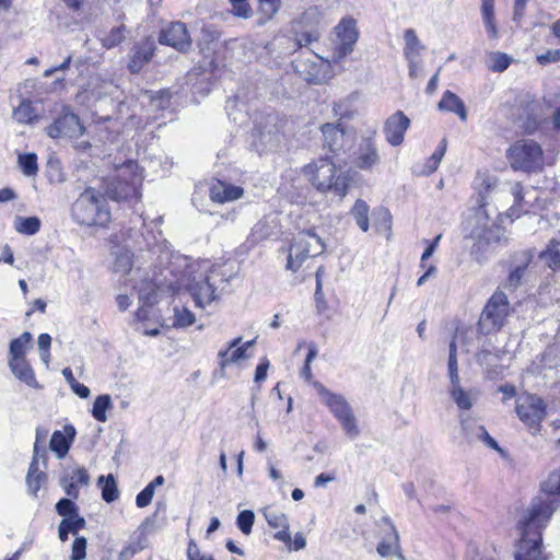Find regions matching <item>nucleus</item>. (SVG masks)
Here are the masks:
<instances>
[{
	"label": "nucleus",
	"instance_id": "37998d69",
	"mask_svg": "<svg viewBox=\"0 0 560 560\" xmlns=\"http://www.w3.org/2000/svg\"><path fill=\"white\" fill-rule=\"evenodd\" d=\"M125 38H126V27L124 25H119V26L113 27L108 34L104 35L101 38V42L105 48L112 49V48L118 46Z\"/></svg>",
	"mask_w": 560,
	"mask_h": 560
},
{
	"label": "nucleus",
	"instance_id": "2f4dec72",
	"mask_svg": "<svg viewBox=\"0 0 560 560\" xmlns=\"http://www.w3.org/2000/svg\"><path fill=\"white\" fill-rule=\"evenodd\" d=\"M112 255L114 256V271L116 273H120L121 276L128 275L133 264V255L130 249L120 245H115L112 248Z\"/></svg>",
	"mask_w": 560,
	"mask_h": 560
},
{
	"label": "nucleus",
	"instance_id": "9d476101",
	"mask_svg": "<svg viewBox=\"0 0 560 560\" xmlns=\"http://www.w3.org/2000/svg\"><path fill=\"white\" fill-rule=\"evenodd\" d=\"M282 141V133L275 117H268L264 126H257L252 133V148L259 154L276 151Z\"/></svg>",
	"mask_w": 560,
	"mask_h": 560
},
{
	"label": "nucleus",
	"instance_id": "e2e57ef3",
	"mask_svg": "<svg viewBox=\"0 0 560 560\" xmlns=\"http://www.w3.org/2000/svg\"><path fill=\"white\" fill-rule=\"evenodd\" d=\"M270 235V228L266 220H260L252 229V237L254 241H260Z\"/></svg>",
	"mask_w": 560,
	"mask_h": 560
},
{
	"label": "nucleus",
	"instance_id": "a211bd4d",
	"mask_svg": "<svg viewBox=\"0 0 560 560\" xmlns=\"http://www.w3.org/2000/svg\"><path fill=\"white\" fill-rule=\"evenodd\" d=\"M39 457L43 458V462L46 460V450L44 447L40 454V448L37 446L36 443L34 444V455L26 476L28 491L34 497H37L38 490L47 481V475L44 471H42L38 466Z\"/></svg>",
	"mask_w": 560,
	"mask_h": 560
},
{
	"label": "nucleus",
	"instance_id": "dca6fc26",
	"mask_svg": "<svg viewBox=\"0 0 560 560\" xmlns=\"http://www.w3.org/2000/svg\"><path fill=\"white\" fill-rule=\"evenodd\" d=\"M323 135V145L335 154L345 151L347 144V132L343 126L338 124H324L320 127Z\"/></svg>",
	"mask_w": 560,
	"mask_h": 560
},
{
	"label": "nucleus",
	"instance_id": "a878e982",
	"mask_svg": "<svg viewBox=\"0 0 560 560\" xmlns=\"http://www.w3.org/2000/svg\"><path fill=\"white\" fill-rule=\"evenodd\" d=\"M180 284L174 280H167L166 277L161 279L155 276L152 279V288L148 292L143 289L140 290L139 299L143 301L144 304L153 305L156 302V294L159 291L161 292H175L179 289Z\"/></svg>",
	"mask_w": 560,
	"mask_h": 560
},
{
	"label": "nucleus",
	"instance_id": "338daca9",
	"mask_svg": "<svg viewBox=\"0 0 560 560\" xmlns=\"http://www.w3.org/2000/svg\"><path fill=\"white\" fill-rule=\"evenodd\" d=\"M537 60L541 65L559 61L560 60V49L548 50L546 54L538 56Z\"/></svg>",
	"mask_w": 560,
	"mask_h": 560
},
{
	"label": "nucleus",
	"instance_id": "cd10ccee",
	"mask_svg": "<svg viewBox=\"0 0 560 560\" xmlns=\"http://www.w3.org/2000/svg\"><path fill=\"white\" fill-rule=\"evenodd\" d=\"M281 0H257L255 27H262L269 23L279 13Z\"/></svg>",
	"mask_w": 560,
	"mask_h": 560
},
{
	"label": "nucleus",
	"instance_id": "ddd939ff",
	"mask_svg": "<svg viewBox=\"0 0 560 560\" xmlns=\"http://www.w3.org/2000/svg\"><path fill=\"white\" fill-rule=\"evenodd\" d=\"M83 130L79 117L75 114L67 113L48 126L47 133L51 138H78L83 135Z\"/></svg>",
	"mask_w": 560,
	"mask_h": 560
},
{
	"label": "nucleus",
	"instance_id": "1a4fd4ad",
	"mask_svg": "<svg viewBox=\"0 0 560 560\" xmlns=\"http://www.w3.org/2000/svg\"><path fill=\"white\" fill-rule=\"evenodd\" d=\"M335 48L332 52L334 62H339L353 51L359 38L357 22L351 16H346L335 26Z\"/></svg>",
	"mask_w": 560,
	"mask_h": 560
},
{
	"label": "nucleus",
	"instance_id": "052dcab7",
	"mask_svg": "<svg viewBox=\"0 0 560 560\" xmlns=\"http://www.w3.org/2000/svg\"><path fill=\"white\" fill-rule=\"evenodd\" d=\"M86 545L84 537H77L72 544L70 560H83L86 557Z\"/></svg>",
	"mask_w": 560,
	"mask_h": 560
},
{
	"label": "nucleus",
	"instance_id": "49530a36",
	"mask_svg": "<svg viewBox=\"0 0 560 560\" xmlns=\"http://www.w3.org/2000/svg\"><path fill=\"white\" fill-rule=\"evenodd\" d=\"M196 318L191 311L187 307H174L173 326L177 328H186L195 323Z\"/></svg>",
	"mask_w": 560,
	"mask_h": 560
},
{
	"label": "nucleus",
	"instance_id": "c9c22d12",
	"mask_svg": "<svg viewBox=\"0 0 560 560\" xmlns=\"http://www.w3.org/2000/svg\"><path fill=\"white\" fill-rule=\"evenodd\" d=\"M97 483L102 488V498L105 502L112 503L119 497V490L113 475L100 476Z\"/></svg>",
	"mask_w": 560,
	"mask_h": 560
},
{
	"label": "nucleus",
	"instance_id": "bb28decb",
	"mask_svg": "<svg viewBox=\"0 0 560 560\" xmlns=\"http://www.w3.org/2000/svg\"><path fill=\"white\" fill-rule=\"evenodd\" d=\"M389 526V533L385 535L382 541L377 545V553L381 557H388L390 555H396L400 560H405L399 544V535L392 524V522L387 518L384 520Z\"/></svg>",
	"mask_w": 560,
	"mask_h": 560
},
{
	"label": "nucleus",
	"instance_id": "5701e85b",
	"mask_svg": "<svg viewBox=\"0 0 560 560\" xmlns=\"http://www.w3.org/2000/svg\"><path fill=\"white\" fill-rule=\"evenodd\" d=\"M243 188L223 180L214 182L210 187V198L214 202L224 203L237 200L243 196Z\"/></svg>",
	"mask_w": 560,
	"mask_h": 560
},
{
	"label": "nucleus",
	"instance_id": "a19ab883",
	"mask_svg": "<svg viewBox=\"0 0 560 560\" xmlns=\"http://www.w3.org/2000/svg\"><path fill=\"white\" fill-rule=\"evenodd\" d=\"M31 340L32 335L28 331H24L20 337L13 339L10 343V358H25Z\"/></svg>",
	"mask_w": 560,
	"mask_h": 560
},
{
	"label": "nucleus",
	"instance_id": "f8f14e48",
	"mask_svg": "<svg viewBox=\"0 0 560 560\" xmlns=\"http://www.w3.org/2000/svg\"><path fill=\"white\" fill-rule=\"evenodd\" d=\"M159 43L171 46L179 52H186L191 47L190 35L182 22H172L163 27L159 35Z\"/></svg>",
	"mask_w": 560,
	"mask_h": 560
},
{
	"label": "nucleus",
	"instance_id": "393cba45",
	"mask_svg": "<svg viewBox=\"0 0 560 560\" xmlns=\"http://www.w3.org/2000/svg\"><path fill=\"white\" fill-rule=\"evenodd\" d=\"M292 244L311 257L320 255L325 249L322 238L311 230L298 233Z\"/></svg>",
	"mask_w": 560,
	"mask_h": 560
},
{
	"label": "nucleus",
	"instance_id": "ea45409f",
	"mask_svg": "<svg viewBox=\"0 0 560 560\" xmlns=\"http://www.w3.org/2000/svg\"><path fill=\"white\" fill-rule=\"evenodd\" d=\"M110 408H113L110 396L107 394L100 395L93 404L92 416L95 420L105 422L107 420L106 411Z\"/></svg>",
	"mask_w": 560,
	"mask_h": 560
},
{
	"label": "nucleus",
	"instance_id": "bf43d9fd",
	"mask_svg": "<svg viewBox=\"0 0 560 560\" xmlns=\"http://www.w3.org/2000/svg\"><path fill=\"white\" fill-rule=\"evenodd\" d=\"M478 188L480 194L490 192L497 186V178L488 173H478Z\"/></svg>",
	"mask_w": 560,
	"mask_h": 560
},
{
	"label": "nucleus",
	"instance_id": "f3484780",
	"mask_svg": "<svg viewBox=\"0 0 560 560\" xmlns=\"http://www.w3.org/2000/svg\"><path fill=\"white\" fill-rule=\"evenodd\" d=\"M409 125V118L401 110L396 112L385 121L384 133L386 140L394 147L399 145L404 141Z\"/></svg>",
	"mask_w": 560,
	"mask_h": 560
},
{
	"label": "nucleus",
	"instance_id": "680f3d73",
	"mask_svg": "<svg viewBox=\"0 0 560 560\" xmlns=\"http://www.w3.org/2000/svg\"><path fill=\"white\" fill-rule=\"evenodd\" d=\"M481 18L489 37L491 39H498L499 30L495 21V14H483Z\"/></svg>",
	"mask_w": 560,
	"mask_h": 560
},
{
	"label": "nucleus",
	"instance_id": "39448f33",
	"mask_svg": "<svg viewBox=\"0 0 560 560\" xmlns=\"http://www.w3.org/2000/svg\"><path fill=\"white\" fill-rule=\"evenodd\" d=\"M136 170L137 164L133 162H129L118 170L117 175L106 184L105 191L108 198L117 202L139 200L142 176L137 174Z\"/></svg>",
	"mask_w": 560,
	"mask_h": 560
},
{
	"label": "nucleus",
	"instance_id": "473e14b6",
	"mask_svg": "<svg viewBox=\"0 0 560 560\" xmlns=\"http://www.w3.org/2000/svg\"><path fill=\"white\" fill-rule=\"evenodd\" d=\"M405 48L404 56L406 59L420 58L424 46L421 44L413 28H407L404 33Z\"/></svg>",
	"mask_w": 560,
	"mask_h": 560
},
{
	"label": "nucleus",
	"instance_id": "f03ea898",
	"mask_svg": "<svg viewBox=\"0 0 560 560\" xmlns=\"http://www.w3.org/2000/svg\"><path fill=\"white\" fill-rule=\"evenodd\" d=\"M303 174L312 186L322 194L332 192L342 199L348 194V176L338 171L328 158H320L303 167Z\"/></svg>",
	"mask_w": 560,
	"mask_h": 560
},
{
	"label": "nucleus",
	"instance_id": "2eb2a0df",
	"mask_svg": "<svg viewBox=\"0 0 560 560\" xmlns=\"http://www.w3.org/2000/svg\"><path fill=\"white\" fill-rule=\"evenodd\" d=\"M89 485L90 475L83 467L67 469L60 477V486L66 494L72 499H78L79 487H88Z\"/></svg>",
	"mask_w": 560,
	"mask_h": 560
},
{
	"label": "nucleus",
	"instance_id": "f704fd0d",
	"mask_svg": "<svg viewBox=\"0 0 560 560\" xmlns=\"http://www.w3.org/2000/svg\"><path fill=\"white\" fill-rule=\"evenodd\" d=\"M13 118L19 124H33L38 116L30 100H22L20 105L13 110Z\"/></svg>",
	"mask_w": 560,
	"mask_h": 560
},
{
	"label": "nucleus",
	"instance_id": "412c9836",
	"mask_svg": "<svg viewBox=\"0 0 560 560\" xmlns=\"http://www.w3.org/2000/svg\"><path fill=\"white\" fill-rule=\"evenodd\" d=\"M241 341L242 338L237 337L230 342L225 350H221L219 352V365L222 371L231 363H235L241 359H244L246 350L255 343V340H250L240 346Z\"/></svg>",
	"mask_w": 560,
	"mask_h": 560
},
{
	"label": "nucleus",
	"instance_id": "e433bc0d",
	"mask_svg": "<svg viewBox=\"0 0 560 560\" xmlns=\"http://www.w3.org/2000/svg\"><path fill=\"white\" fill-rule=\"evenodd\" d=\"M539 257L549 268L560 270V242L551 240L547 248L540 253Z\"/></svg>",
	"mask_w": 560,
	"mask_h": 560
},
{
	"label": "nucleus",
	"instance_id": "c85d7f7f",
	"mask_svg": "<svg viewBox=\"0 0 560 560\" xmlns=\"http://www.w3.org/2000/svg\"><path fill=\"white\" fill-rule=\"evenodd\" d=\"M470 236L477 240L480 246L492 245L504 240V231L499 225L477 226L470 232Z\"/></svg>",
	"mask_w": 560,
	"mask_h": 560
},
{
	"label": "nucleus",
	"instance_id": "6ab92c4d",
	"mask_svg": "<svg viewBox=\"0 0 560 560\" xmlns=\"http://www.w3.org/2000/svg\"><path fill=\"white\" fill-rule=\"evenodd\" d=\"M462 429L469 442H482L492 450L501 451L497 441L490 436L483 425H480L471 418H462Z\"/></svg>",
	"mask_w": 560,
	"mask_h": 560
},
{
	"label": "nucleus",
	"instance_id": "603ef678",
	"mask_svg": "<svg viewBox=\"0 0 560 560\" xmlns=\"http://www.w3.org/2000/svg\"><path fill=\"white\" fill-rule=\"evenodd\" d=\"M311 257L307 253L302 252L295 245H291L288 255L287 269L296 271L306 258Z\"/></svg>",
	"mask_w": 560,
	"mask_h": 560
},
{
	"label": "nucleus",
	"instance_id": "13d9d810",
	"mask_svg": "<svg viewBox=\"0 0 560 560\" xmlns=\"http://www.w3.org/2000/svg\"><path fill=\"white\" fill-rule=\"evenodd\" d=\"M268 525L272 528H289L285 514L279 512H264Z\"/></svg>",
	"mask_w": 560,
	"mask_h": 560
},
{
	"label": "nucleus",
	"instance_id": "aec40b11",
	"mask_svg": "<svg viewBox=\"0 0 560 560\" xmlns=\"http://www.w3.org/2000/svg\"><path fill=\"white\" fill-rule=\"evenodd\" d=\"M155 50V44L152 39L145 38L144 40L135 45L132 55L130 57L128 69L132 73H138L147 65Z\"/></svg>",
	"mask_w": 560,
	"mask_h": 560
},
{
	"label": "nucleus",
	"instance_id": "6e6552de",
	"mask_svg": "<svg viewBox=\"0 0 560 560\" xmlns=\"http://www.w3.org/2000/svg\"><path fill=\"white\" fill-rule=\"evenodd\" d=\"M510 314V303L506 295L501 292H494L488 300L478 320V330L483 335H489L500 330Z\"/></svg>",
	"mask_w": 560,
	"mask_h": 560
},
{
	"label": "nucleus",
	"instance_id": "c03bdc74",
	"mask_svg": "<svg viewBox=\"0 0 560 560\" xmlns=\"http://www.w3.org/2000/svg\"><path fill=\"white\" fill-rule=\"evenodd\" d=\"M511 194H512V196L514 198V203L509 209L506 215L513 219V218H518L521 215L522 202L524 200L523 186H522V184L520 182H516V183L512 184V186H511Z\"/></svg>",
	"mask_w": 560,
	"mask_h": 560
},
{
	"label": "nucleus",
	"instance_id": "864d4df0",
	"mask_svg": "<svg viewBox=\"0 0 560 560\" xmlns=\"http://www.w3.org/2000/svg\"><path fill=\"white\" fill-rule=\"evenodd\" d=\"M511 58L503 52H492L489 57V69L494 72H502L510 66Z\"/></svg>",
	"mask_w": 560,
	"mask_h": 560
},
{
	"label": "nucleus",
	"instance_id": "6e6d98bb",
	"mask_svg": "<svg viewBox=\"0 0 560 560\" xmlns=\"http://www.w3.org/2000/svg\"><path fill=\"white\" fill-rule=\"evenodd\" d=\"M254 521V512L250 510H245L237 515L236 524L243 534L249 535L252 533Z\"/></svg>",
	"mask_w": 560,
	"mask_h": 560
},
{
	"label": "nucleus",
	"instance_id": "de8ad7c7",
	"mask_svg": "<svg viewBox=\"0 0 560 560\" xmlns=\"http://www.w3.org/2000/svg\"><path fill=\"white\" fill-rule=\"evenodd\" d=\"M49 446L50 450L55 452L59 458H61L68 453L70 443L62 432L55 431L51 435Z\"/></svg>",
	"mask_w": 560,
	"mask_h": 560
},
{
	"label": "nucleus",
	"instance_id": "58836bf2",
	"mask_svg": "<svg viewBox=\"0 0 560 560\" xmlns=\"http://www.w3.org/2000/svg\"><path fill=\"white\" fill-rule=\"evenodd\" d=\"M14 229L21 234L34 235L40 229V220L37 217H18L14 221Z\"/></svg>",
	"mask_w": 560,
	"mask_h": 560
},
{
	"label": "nucleus",
	"instance_id": "423d86ee",
	"mask_svg": "<svg viewBox=\"0 0 560 560\" xmlns=\"http://www.w3.org/2000/svg\"><path fill=\"white\" fill-rule=\"evenodd\" d=\"M314 387L316 388L322 401L340 422L346 434L351 439L357 438L360 430L358 428L353 410L346 398L340 394L331 393L319 382H315Z\"/></svg>",
	"mask_w": 560,
	"mask_h": 560
},
{
	"label": "nucleus",
	"instance_id": "3c124183",
	"mask_svg": "<svg viewBox=\"0 0 560 560\" xmlns=\"http://www.w3.org/2000/svg\"><path fill=\"white\" fill-rule=\"evenodd\" d=\"M448 376L451 381V385H456L459 383L458 375V366H457V349L455 339H453L450 343V354H448Z\"/></svg>",
	"mask_w": 560,
	"mask_h": 560
},
{
	"label": "nucleus",
	"instance_id": "0e129e2a",
	"mask_svg": "<svg viewBox=\"0 0 560 560\" xmlns=\"http://www.w3.org/2000/svg\"><path fill=\"white\" fill-rule=\"evenodd\" d=\"M317 354V350H316V347L315 346H311L308 348V353L306 355V359H305V363H304V366L302 369V376L306 380V381H311L312 377H313V374H312V370H311V363L312 361L315 359Z\"/></svg>",
	"mask_w": 560,
	"mask_h": 560
},
{
	"label": "nucleus",
	"instance_id": "8fccbe9b",
	"mask_svg": "<svg viewBox=\"0 0 560 560\" xmlns=\"http://www.w3.org/2000/svg\"><path fill=\"white\" fill-rule=\"evenodd\" d=\"M231 13L240 19L248 20L254 15L249 0H229Z\"/></svg>",
	"mask_w": 560,
	"mask_h": 560
},
{
	"label": "nucleus",
	"instance_id": "9b49d317",
	"mask_svg": "<svg viewBox=\"0 0 560 560\" xmlns=\"http://www.w3.org/2000/svg\"><path fill=\"white\" fill-rule=\"evenodd\" d=\"M516 413L528 428L538 430L546 416V406L541 398L525 394L517 399Z\"/></svg>",
	"mask_w": 560,
	"mask_h": 560
},
{
	"label": "nucleus",
	"instance_id": "09e8293b",
	"mask_svg": "<svg viewBox=\"0 0 560 560\" xmlns=\"http://www.w3.org/2000/svg\"><path fill=\"white\" fill-rule=\"evenodd\" d=\"M453 400L460 409L468 410L472 407V398L469 393L465 392L459 383L456 385H452L450 390Z\"/></svg>",
	"mask_w": 560,
	"mask_h": 560
},
{
	"label": "nucleus",
	"instance_id": "f257e3e1",
	"mask_svg": "<svg viewBox=\"0 0 560 560\" xmlns=\"http://www.w3.org/2000/svg\"><path fill=\"white\" fill-rule=\"evenodd\" d=\"M555 500L534 499L518 521L521 539L515 560H546L541 552V528L550 520Z\"/></svg>",
	"mask_w": 560,
	"mask_h": 560
},
{
	"label": "nucleus",
	"instance_id": "72a5a7b5",
	"mask_svg": "<svg viewBox=\"0 0 560 560\" xmlns=\"http://www.w3.org/2000/svg\"><path fill=\"white\" fill-rule=\"evenodd\" d=\"M85 520L81 516L74 518H63L58 526V536L61 541L68 539L69 533L75 535L80 529L85 527Z\"/></svg>",
	"mask_w": 560,
	"mask_h": 560
},
{
	"label": "nucleus",
	"instance_id": "69168bd1",
	"mask_svg": "<svg viewBox=\"0 0 560 560\" xmlns=\"http://www.w3.org/2000/svg\"><path fill=\"white\" fill-rule=\"evenodd\" d=\"M153 495L154 491L152 490V487L147 486L136 497L137 506L140 509L148 506L152 502Z\"/></svg>",
	"mask_w": 560,
	"mask_h": 560
},
{
	"label": "nucleus",
	"instance_id": "4d7b16f0",
	"mask_svg": "<svg viewBox=\"0 0 560 560\" xmlns=\"http://www.w3.org/2000/svg\"><path fill=\"white\" fill-rule=\"evenodd\" d=\"M446 151V140L443 139L438 147V149L434 151V153L429 158L425 167L428 170V173H433L439 167L442 158L444 156V153Z\"/></svg>",
	"mask_w": 560,
	"mask_h": 560
},
{
	"label": "nucleus",
	"instance_id": "c756f323",
	"mask_svg": "<svg viewBox=\"0 0 560 560\" xmlns=\"http://www.w3.org/2000/svg\"><path fill=\"white\" fill-rule=\"evenodd\" d=\"M9 365L16 378L31 387H37L34 372L25 358H10Z\"/></svg>",
	"mask_w": 560,
	"mask_h": 560
},
{
	"label": "nucleus",
	"instance_id": "5fc2aeb1",
	"mask_svg": "<svg viewBox=\"0 0 560 560\" xmlns=\"http://www.w3.org/2000/svg\"><path fill=\"white\" fill-rule=\"evenodd\" d=\"M56 511L65 518H74L79 516L78 506L71 499H60L56 504Z\"/></svg>",
	"mask_w": 560,
	"mask_h": 560
},
{
	"label": "nucleus",
	"instance_id": "7c9ffc66",
	"mask_svg": "<svg viewBox=\"0 0 560 560\" xmlns=\"http://www.w3.org/2000/svg\"><path fill=\"white\" fill-rule=\"evenodd\" d=\"M440 110L456 114L462 121L467 120V110L464 102L453 92L445 91L438 105Z\"/></svg>",
	"mask_w": 560,
	"mask_h": 560
},
{
	"label": "nucleus",
	"instance_id": "7ed1b4c3",
	"mask_svg": "<svg viewBox=\"0 0 560 560\" xmlns=\"http://www.w3.org/2000/svg\"><path fill=\"white\" fill-rule=\"evenodd\" d=\"M71 218L79 225L92 228L105 226L112 215L105 197L89 187L72 203Z\"/></svg>",
	"mask_w": 560,
	"mask_h": 560
},
{
	"label": "nucleus",
	"instance_id": "4468645a",
	"mask_svg": "<svg viewBox=\"0 0 560 560\" xmlns=\"http://www.w3.org/2000/svg\"><path fill=\"white\" fill-rule=\"evenodd\" d=\"M211 276H206L199 280L191 281L187 289L198 307H206L217 300L215 288L211 281Z\"/></svg>",
	"mask_w": 560,
	"mask_h": 560
},
{
	"label": "nucleus",
	"instance_id": "20e7f679",
	"mask_svg": "<svg viewBox=\"0 0 560 560\" xmlns=\"http://www.w3.org/2000/svg\"><path fill=\"white\" fill-rule=\"evenodd\" d=\"M324 13L320 7L311 5L290 22L289 34L295 49L318 42L322 36Z\"/></svg>",
	"mask_w": 560,
	"mask_h": 560
},
{
	"label": "nucleus",
	"instance_id": "b1692460",
	"mask_svg": "<svg viewBox=\"0 0 560 560\" xmlns=\"http://www.w3.org/2000/svg\"><path fill=\"white\" fill-rule=\"evenodd\" d=\"M374 135L375 131H373L372 136L363 138L359 147L355 165L362 170H369L380 161L377 149L373 141Z\"/></svg>",
	"mask_w": 560,
	"mask_h": 560
},
{
	"label": "nucleus",
	"instance_id": "0eeeda50",
	"mask_svg": "<svg viewBox=\"0 0 560 560\" xmlns=\"http://www.w3.org/2000/svg\"><path fill=\"white\" fill-rule=\"evenodd\" d=\"M506 158L515 171L537 172L544 165L542 150L533 140L516 141L508 150Z\"/></svg>",
	"mask_w": 560,
	"mask_h": 560
},
{
	"label": "nucleus",
	"instance_id": "4c0bfd02",
	"mask_svg": "<svg viewBox=\"0 0 560 560\" xmlns=\"http://www.w3.org/2000/svg\"><path fill=\"white\" fill-rule=\"evenodd\" d=\"M542 491L548 494L546 498L539 497L541 500H555V511L558 508L559 499L550 498L549 494L560 493V470L551 472L548 478L541 483Z\"/></svg>",
	"mask_w": 560,
	"mask_h": 560
},
{
	"label": "nucleus",
	"instance_id": "774afa93",
	"mask_svg": "<svg viewBox=\"0 0 560 560\" xmlns=\"http://www.w3.org/2000/svg\"><path fill=\"white\" fill-rule=\"evenodd\" d=\"M268 368L269 361L267 359H264L256 368L255 382H261L266 378Z\"/></svg>",
	"mask_w": 560,
	"mask_h": 560
},
{
	"label": "nucleus",
	"instance_id": "79ce46f5",
	"mask_svg": "<svg viewBox=\"0 0 560 560\" xmlns=\"http://www.w3.org/2000/svg\"><path fill=\"white\" fill-rule=\"evenodd\" d=\"M351 214L353 215L358 226L366 232L369 230V206L365 201L359 199L354 203Z\"/></svg>",
	"mask_w": 560,
	"mask_h": 560
},
{
	"label": "nucleus",
	"instance_id": "a18cd8bd",
	"mask_svg": "<svg viewBox=\"0 0 560 560\" xmlns=\"http://www.w3.org/2000/svg\"><path fill=\"white\" fill-rule=\"evenodd\" d=\"M18 163L25 176H34L38 172L37 155L35 153L19 154Z\"/></svg>",
	"mask_w": 560,
	"mask_h": 560
},
{
	"label": "nucleus",
	"instance_id": "4be33fe9",
	"mask_svg": "<svg viewBox=\"0 0 560 560\" xmlns=\"http://www.w3.org/2000/svg\"><path fill=\"white\" fill-rule=\"evenodd\" d=\"M532 259L533 253L530 250H522L514 255V266L509 275L505 284L510 290H515L521 284L525 270L527 266L530 264Z\"/></svg>",
	"mask_w": 560,
	"mask_h": 560
}]
</instances>
